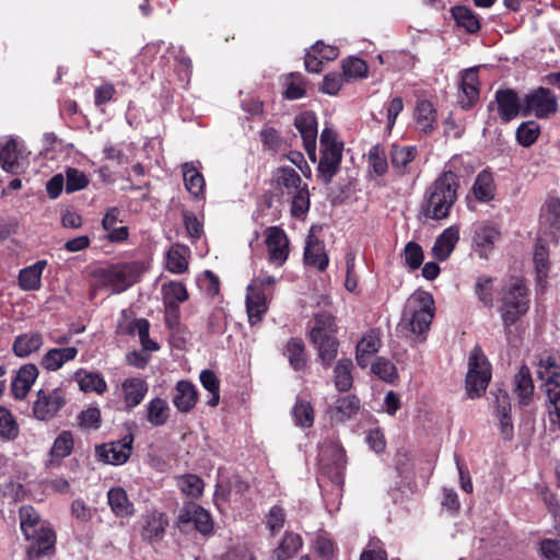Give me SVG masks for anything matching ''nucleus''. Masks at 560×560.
<instances>
[{"label": "nucleus", "mask_w": 560, "mask_h": 560, "mask_svg": "<svg viewBox=\"0 0 560 560\" xmlns=\"http://www.w3.org/2000/svg\"><path fill=\"white\" fill-rule=\"evenodd\" d=\"M541 221L550 228L560 230V198H549L541 208Z\"/></svg>", "instance_id": "nucleus-52"}, {"label": "nucleus", "mask_w": 560, "mask_h": 560, "mask_svg": "<svg viewBox=\"0 0 560 560\" xmlns=\"http://www.w3.org/2000/svg\"><path fill=\"white\" fill-rule=\"evenodd\" d=\"M459 240V229L456 225L446 228L435 240L432 255L435 259L444 261L454 250Z\"/></svg>", "instance_id": "nucleus-26"}, {"label": "nucleus", "mask_w": 560, "mask_h": 560, "mask_svg": "<svg viewBox=\"0 0 560 560\" xmlns=\"http://www.w3.org/2000/svg\"><path fill=\"white\" fill-rule=\"evenodd\" d=\"M294 126L300 132L304 148L312 161L316 160L317 118L312 112L299 114L294 119Z\"/></svg>", "instance_id": "nucleus-16"}, {"label": "nucleus", "mask_w": 560, "mask_h": 560, "mask_svg": "<svg viewBox=\"0 0 560 560\" xmlns=\"http://www.w3.org/2000/svg\"><path fill=\"white\" fill-rule=\"evenodd\" d=\"M270 264L281 267L289 257V240L279 226H269L264 232Z\"/></svg>", "instance_id": "nucleus-15"}, {"label": "nucleus", "mask_w": 560, "mask_h": 560, "mask_svg": "<svg viewBox=\"0 0 560 560\" xmlns=\"http://www.w3.org/2000/svg\"><path fill=\"white\" fill-rule=\"evenodd\" d=\"M167 525L165 515L158 511L148 512L144 516L141 536L144 539L153 540L162 537Z\"/></svg>", "instance_id": "nucleus-43"}, {"label": "nucleus", "mask_w": 560, "mask_h": 560, "mask_svg": "<svg viewBox=\"0 0 560 560\" xmlns=\"http://www.w3.org/2000/svg\"><path fill=\"white\" fill-rule=\"evenodd\" d=\"M273 180L283 194L292 201V214L300 217L310 208V194L307 185L302 183L299 173L292 167H279L273 173Z\"/></svg>", "instance_id": "nucleus-6"}, {"label": "nucleus", "mask_w": 560, "mask_h": 560, "mask_svg": "<svg viewBox=\"0 0 560 560\" xmlns=\"http://www.w3.org/2000/svg\"><path fill=\"white\" fill-rule=\"evenodd\" d=\"M276 283V278L260 273L253 278L246 288V312L252 326L260 323L268 311L267 289Z\"/></svg>", "instance_id": "nucleus-8"}, {"label": "nucleus", "mask_w": 560, "mask_h": 560, "mask_svg": "<svg viewBox=\"0 0 560 560\" xmlns=\"http://www.w3.org/2000/svg\"><path fill=\"white\" fill-rule=\"evenodd\" d=\"M372 372L381 380L392 383L398 377L397 369L395 364L384 358H378L372 364Z\"/></svg>", "instance_id": "nucleus-58"}, {"label": "nucleus", "mask_w": 560, "mask_h": 560, "mask_svg": "<svg viewBox=\"0 0 560 560\" xmlns=\"http://www.w3.org/2000/svg\"><path fill=\"white\" fill-rule=\"evenodd\" d=\"M135 271L131 264H117L98 269L96 277L112 293H120L135 282Z\"/></svg>", "instance_id": "nucleus-12"}, {"label": "nucleus", "mask_w": 560, "mask_h": 560, "mask_svg": "<svg viewBox=\"0 0 560 560\" xmlns=\"http://www.w3.org/2000/svg\"><path fill=\"white\" fill-rule=\"evenodd\" d=\"M19 514L20 528L28 542L26 550L28 559L39 560L51 557L55 552L56 534L50 525L31 505L21 506Z\"/></svg>", "instance_id": "nucleus-1"}, {"label": "nucleus", "mask_w": 560, "mask_h": 560, "mask_svg": "<svg viewBox=\"0 0 560 560\" xmlns=\"http://www.w3.org/2000/svg\"><path fill=\"white\" fill-rule=\"evenodd\" d=\"M285 355L295 371L304 369L306 359L304 355V343L300 339H291L285 347Z\"/></svg>", "instance_id": "nucleus-53"}, {"label": "nucleus", "mask_w": 560, "mask_h": 560, "mask_svg": "<svg viewBox=\"0 0 560 560\" xmlns=\"http://www.w3.org/2000/svg\"><path fill=\"white\" fill-rule=\"evenodd\" d=\"M293 421L298 427L308 429L314 423V409L310 401L298 398L292 409Z\"/></svg>", "instance_id": "nucleus-50"}, {"label": "nucleus", "mask_w": 560, "mask_h": 560, "mask_svg": "<svg viewBox=\"0 0 560 560\" xmlns=\"http://www.w3.org/2000/svg\"><path fill=\"white\" fill-rule=\"evenodd\" d=\"M495 416L499 419L500 431L504 440L509 441L514 435V427L511 418V402L509 394L499 389L494 394Z\"/></svg>", "instance_id": "nucleus-20"}, {"label": "nucleus", "mask_w": 560, "mask_h": 560, "mask_svg": "<svg viewBox=\"0 0 560 560\" xmlns=\"http://www.w3.org/2000/svg\"><path fill=\"white\" fill-rule=\"evenodd\" d=\"M556 95L546 88H538L526 94L523 100L522 116H535L536 118H549L558 112Z\"/></svg>", "instance_id": "nucleus-11"}, {"label": "nucleus", "mask_w": 560, "mask_h": 560, "mask_svg": "<svg viewBox=\"0 0 560 560\" xmlns=\"http://www.w3.org/2000/svg\"><path fill=\"white\" fill-rule=\"evenodd\" d=\"M413 118L416 127L421 133H431L436 124V110L433 104L427 100H419L415 108Z\"/></svg>", "instance_id": "nucleus-31"}, {"label": "nucleus", "mask_w": 560, "mask_h": 560, "mask_svg": "<svg viewBox=\"0 0 560 560\" xmlns=\"http://www.w3.org/2000/svg\"><path fill=\"white\" fill-rule=\"evenodd\" d=\"M539 552L546 560H560V539H544Z\"/></svg>", "instance_id": "nucleus-64"}, {"label": "nucleus", "mask_w": 560, "mask_h": 560, "mask_svg": "<svg viewBox=\"0 0 560 560\" xmlns=\"http://www.w3.org/2000/svg\"><path fill=\"white\" fill-rule=\"evenodd\" d=\"M353 363L350 359L338 360L334 369V383L339 392H348L353 383Z\"/></svg>", "instance_id": "nucleus-45"}, {"label": "nucleus", "mask_w": 560, "mask_h": 560, "mask_svg": "<svg viewBox=\"0 0 560 560\" xmlns=\"http://www.w3.org/2000/svg\"><path fill=\"white\" fill-rule=\"evenodd\" d=\"M302 546L303 540L299 534L287 532L279 546L273 550V558L276 560H290L299 552Z\"/></svg>", "instance_id": "nucleus-44"}, {"label": "nucleus", "mask_w": 560, "mask_h": 560, "mask_svg": "<svg viewBox=\"0 0 560 560\" xmlns=\"http://www.w3.org/2000/svg\"><path fill=\"white\" fill-rule=\"evenodd\" d=\"M479 100V80L476 68L463 71L458 92V104L468 109Z\"/></svg>", "instance_id": "nucleus-19"}, {"label": "nucleus", "mask_w": 560, "mask_h": 560, "mask_svg": "<svg viewBox=\"0 0 560 560\" xmlns=\"http://www.w3.org/2000/svg\"><path fill=\"white\" fill-rule=\"evenodd\" d=\"M44 345L43 335L38 331H28L15 337L12 350L18 358H26L38 351Z\"/></svg>", "instance_id": "nucleus-33"}, {"label": "nucleus", "mask_w": 560, "mask_h": 560, "mask_svg": "<svg viewBox=\"0 0 560 560\" xmlns=\"http://www.w3.org/2000/svg\"><path fill=\"white\" fill-rule=\"evenodd\" d=\"M311 341L317 349L318 358L325 366H329L338 353V341L335 334L319 335L318 329H312L310 332Z\"/></svg>", "instance_id": "nucleus-22"}, {"label": "nucleus", "mask_w": 560, "mask_h": 560, "mask_svg": "<svg viewBox=\"0 0 560 560\" xmlns=\"http://www.w3.org/2000/svg\"><path fill=\"white\" fill-rule=\"evenodd\" d=\"M199 378L203 388L209 392V399L207 404L210 407L218 406L220 401V381L215 373L211 370H203L201 371Z\"/></svg>", "instance_id": "nucleus-51"}, {"label": "nucleus", "mask_w": 560, "mask_h": 560, "mask_svg": "<svg viewBox=\"0 0 560 560\" xmlns=\"http://www.w3.org/2000/svg\"><path fill=\"white\" fill-rule=\"evenodd\" d=\"M79 350L75 347L50 348L40 358V366L48 372H56L65 364L78 357Z\"/></svg>", "instance_id": "nucleus-21"}, {"label": "nucleus", "mask_w": 560, "mask_h": 560, "mask_svg": "<svg viewBox=\"0 0 560 560\" xmlns=\"http://www.w3.org/2000/svg\"><path fill=\"white\" fill-rule=\"evenodd\" d=\"M404 258L406 265L410 269H418L422 265L424 258L421 246L415 242L407 243L404 249Z\"/></svg>", "instance_id": "nucleus-62"}, {"label": "nucleus", "mask_w": 560, "mask_h": 560, "mask_svg": "<svg viewBox=\"0 0 560 560\" xmlns=\"http://www.w3.org/2000/svg\"><path fill=\"white\" fill-rule=\"evenodd\" d=\"M530 306L529 290L522 279H511L499 292V313L505 335L511 327L525 316Z\"/></svg>", "instance_id": "nucleus-4"}, {"label": "nucleus", "mask_w": 560, "mask_h": 560, "mask_svg": "<svg viewBox=\"0 0 560 560\" xmlns=\"http://www.w3.org/2000/svg\"><path fill=\"white\" fill-rule=\"evenodd\" d=\"M513 392L517 397L518 404L528 406L533 401L534 383L530 371L526 365H522L513 380Z\"/></svg>", "instance_id": "nucleus-29"}, {"label": "nucleus", "mask_w": 560, "mask_h": 560, "mask_svg": "<svg viewBox=\"0 0 560 560\" xmlns=\"http://www.w3.org/2000/svg\"><path fill=\"white\" fill-rule=\"evenodd\" d=\"M537 374L547 395L549 419L560 427V357L544 353L538 362Z\"/></svg>", "instance_id": "nucleus-5"}, {"label": "nucleus", "mask_w": 560, "mask_h": 560, "mask_svg": "<svg viewBox=\"0 0 560 560\" xmlns=\"http://www.w3.org/2000/svg\"><path fill=\"white\" fill-rule=\"evenodd\" d=\"M65 184L66 191L72 194L74 191L84 189L89 185L88 176L78 168L70 167L66 171Z\"/></svg>", "instance_id": "nucleus-57"}, {"label": "nucleus", "mask_w": 560, "mask_h": 560, "mask_svg": "<svg viewBox=\"0 0 560 560\" xmlns=\"http://www.w3.org/2000/svg\"><path fill=\"white\" fill-rule=\"evenodd\" d=\"M171 415L168 402L160 397L151 399L145 405V419L152 427H162L167 423Z\"/></svg>", "instance_id": "nucleus-42"}, {"label": "nucleus", "mask_w": 560, "mask_h": 560, "mask_svg": "<svg viewBox=\"0 0 560 560\" xmlns=\"http://www.w3.org/2000/svg\"><path fill=\"white\" fill-rule=\"evenodd\" d=\"M20 435V425L9 409L0 406V438L14 441Z\"/></svg>", "instance_id": "nucleus-49"}, {"label": "nucleus", "mask_w": 560, "mask_h": 560, "mask_svg": "<svg viewBox=\"0 0 560 560\" xmlns=\"http://www.w3.org/2000/svg\"><path fill=\"white\" fill-rule=\"evenodd\" d=\"M182 168L187 191L196 199L203 198L206 182L202 174L197 170L195 162H186Z\"/></svg>", "instance_id": "nucleus-36"}, {"label": "nucleus", "mask_w": 560, "mask_h": 560, "mask_svg": "<svg viewBox=\"0 0 560 560\" xmlns=\"http://www.w3.org/2000/svg\"><path fill=\"white\" fill-rule=\"evenodd\" d=\"M190 523L194 524L196 530L203 535L210 534L213 529V523L209 512L195 503L185 505L178 515V524L180 526Z\"/></svg>", "instance_id": "nucleus-18"}, {"label": "nucleus", "mask_w": 560, "mask_h": 560, "mask_svg": "<svg viewBox=\"0 0 560 560\" xmlns=\"http://www.w3.org/2000/svg\"><path fill=\"white\" fill-rule=\"evenodd\" d=\"M305 94V86L301 74L291 73L288 78L284 97L288 100H299Z\"/></svg>", "instance_id": "nucleus-63"}, {"label": "nucleus", "mask_w": 560, "mask_h": 560, "mask_svg": "<svg viewBox=\"0 0 560 560\" xmlns=\"http://www.w3.org/2000/svg\"><path fill=\"white\" fill-rule=\"evenodd\" d=\"M417 153L418 150L413 145L393 144L389 152L393 171L399 176L409 174Z\"/></svg>", "instance_id": "nucleus-24"}, {"label": "nucleus", "mask_w": 560, "mask_h": 560, "mask_svg": "<svg viewBox=\"0 0 560 560\" xmlns=\"http://www.w3.org/2000/svg\"><path fill=\"white\" fill-rule=\"evenodd\" d=\"M540 133L539 125L534 120L522 122L516 129V139L525 148L534 144Z\"/></svg>", "instance_id": "nucleus-54"}, {"label": "nucleus", "mask_w": 560, "mask_h": 560, "mask_svg": "<svg viewBox=\"0 0 560 560\" xmlns=\"http://www.w3.org/2000/svg\"><path fill=\"white\" fill-rule=\"evenodd\" d=\"M73 378L78 383L80 390L84 393L94 392L102 395L107 390L106 381L97 372H89L80 369L74 373Z\"/></svg>", "instance_id": "nucleus-38"}, {"label": "nucleus", "mask_w": 560, "mask_h": 560, "mask_svg": "<svg viewBox=\"0 0 560 560\" xmlns=\"http://www.w3.org/2000/svg\"><path fill=\"white\" fill-rule=\"evenodd\" d=\"M149 385L141 377H128L121 383V393L126 409L138 407L148 394Z\"/></svg>", "instance_id": "nucleus-23"}, {"label": "nucleus", "mask_w": 560, "mask_h": 560, "mask_svg": "<svg viewBox=\"0 0 560 560\" xmlns=\"http://www.w3.org/2000/svg\"><path fill=\"white\" fill-rule=\"evenodd\" d=\"M381 334L377 330L368 331L357 345L355 359L358 364L364 369L368 366L370 359L381 348Z\"/></svg>", "instance_id": "nucleus-28"}, {"label": "nucleus", "mask_w": 560, "mask_h": 560, "mask_svg": "<svg viewBox=\"0 0 560 560\" xmlns=\"http://www.w3.org/2000/svg\"><path fill=\"white\" fill-rule=\"evenodd\" d=\"M67 402L62 388H42L33 402V417L39 421H49L55 418Z\"/></svg>", "instance_id": "nucleus-10"}, {"label": "nucleus", "mask_w": 560, "mask_h": 560, "mask_svg": "<svg viewBox=\"0 0 560 560\" xmlns=\"http://www.w3.org/2000/svg\"><path fill=\"white\" fill-rule=\"evenodd\" d=\"M107 502L112 512L119 518L129 517L135 512L132 502L121 487H114L108 490Z\"/></svg>", "instance_id": "nucleus-35"}, {"label": "nucleus", "mask_w": 560, "mask_h": 560, "mask_svg": "<svg viewBox=\"0 0 560 560\" xmlns=\"http://www.w3.org/2000/svg\"><path fill=\"white\" fill-rule=\"evenodd\" d=\"M491 380V366L479 346H475L468 358L466 390L470 398L480 397Z\"/></svg>", "instance_id": "nucleus-9"}, {"label": "nucleus", "mask_w": 560, "mask_h": 560, "mask_svg": "<svg viewBox=\"0 0 560 560\" xmlns=\"http://www.w3.org/2000/svg\"><path fill=\"white\" fill-rule=\"evenodd\" d=\"M359 408L360 402L355 396H345L336 399L327 412L332 421L345 422L353 417Z\"/></svg>", "instance_id": "nucleus-32"}, {"label": "nucleus", "mask_w": 560, "mask_h": 560, "mask_svg": "<svg viewBox=\"0 0 560 560\" xmlns=\"http://www.w3.org/2000/svg\"><path fill=\"white\" fill-rule=\"evenodd\" d=\"M319 465L332 482L341 483L342 472L346 468V454L342 447L336 444L323 445L319 450Z\"/></svg>", "instance_id": "nucleus-13"}, {"label": "nucleus", "mask_w": 560, "mask_h": 560, "mask_svg": "<svg viewBox=\"0 0 560 560\" xmlns=\"http://www.w3.org/2000/svg\"><path fill=\"white\" fill-rule=\"evenodd\" d=\"M343 75L348 80L365 78L368 74V65L358 57H349L342 62Z\"/></svg>", "instance_id": "nucleus-56"}, {"label": "nucleus", "mask_w": 560, "mask_h": 560, "mask_svg": "<svg viewBox=\"0 0 560 560\" xmlns=\"http://www.w3.org/2000/svg\"><path fill=\"white\" fill-rule=\"evenodd\" d=\"M452 15L457 26L465 28L466 32L474 34L479 31L480 22L469 8L464 5L454 7L452 9Z\"/></svg>", "instance_id": "nucleus-47"}, {"label": "nucleus", "mask_w": 560, "mask_h": 560, "mask_svg": "<svg viewBox=\"0 0 560 560\" xmlns=\"http://www.w3.org/2000/svg\"><path fill=\"white\" fill-rule=\"evenodd\" d=\"M304 262L318 271H324L329 264L325 244L313 234H310L305 241Z\"/></svg>", "instance_id": "nucleus-25"}, {"label": "nucleus", "mask_w": 560, "mask_h": 560, "mask_svg": "<svg viewBox=\"0 0 560 560\" xmlns=\"http://www.w3.org/2000/svg\"><path fill=\"white\" fill-rule=\"evenodd\" d=\"M476 294L486 306L493 304V279L488 276H480L476 280Z\"/></svg>", "instance_id": "nucleus-60"}, {"label": "nucleus", "mask_w": 560, "mask_h": 560, "mask_svg": "<svg viewBox=\"0 0 560 560\" xmlns=\"http://www.w3.org/2000/svg\"><path fill=\"white\" fill-rule=\"evenodd\" d=\"M132 443L133 436L127 434L118 441L97 445L95 453L98 459L105 464L122 465L131 455Z\"/></svg>", "instance_id": "nucleus-14"}, {"label": "nucleus", "mask_w": 560, "mask_h": 560, "mask_svg": "<svg viewBox=\"0 0 560 560\" xmlns=\"http://www.w3.org/2000/svg\"><path fill=\"white\" fill-rule=\"evenodd\" d=\"M198 399L196 386L188 381H179L175 387L173 404L180 412L190 411Z\"/></svg>", "instance_id": "nucleus-34"}, {"label": "nucleus", "mask_w": 560, "mask_h": 560, "mask_svg": "<svg viewBox=\"0 0 560 560\" xmlns=\"http://www.w3.org/2000/svg\"><path fill=\"white\" fill-rule=\"evenodd\" d=\"M178 487L180 490L192 498L199 497L203 491V481L197 475H185L178 478Z\"/></svg>", "instance_id": "nucleus-59"}, {"label": "nucleus", "mask_w": 560, "mask_h": 560, "mask_svg": "<svg viewBox=\"0 0 560 560\" xmlns=\"http://www.w3.org/2000/svg\"><path fill=\"white\" fill-rule=\"evenodd\" d=\"M21 154L15 139H0V164L5 172L16 173Z\"/></svg>", "instance_id": "nucleus-39"}, {"label": "nucleus", "mask_w": 560, "mask_h": 560, "mask_svg": "<svg viewBox=\"0 0 560 560\" xmlns=\"http://www.w3.org/2000/svg\"><path fill=\"white\" fill-rule=\"evenodd\" d=\"M343 145L337 141L336 132L325 128L320 135V159L317 166L318 178L328 185L340 167Z\"/></svg>", "instance_id": "nucleus-7"}, {"label": "nucleus", "mask_w": 560, "mask_h": 560, "mask_svg": "<svg viewBox=\"0 0 560 560\" xmlns=\"http://www.w3.org/2000/svg\"><path fill=\"white\" fill-rule=\"evenodd\" d=\"M285 511L280 505H273L268 514L266 515V526L270 530L271 535H277L285 523Z\"/></svg>", "instance_id": "nucleus-61"}, {"label": "nucleus", "mask_w": 560, "mask_h": 560, "mask_svg": "<svg viewBox=\"0 0 560 560\" xmlns=\"http://www.w3.org/2000/svg\"><path fill=\"white\" fill-rule=\"evenodd\" d=\"M500 231L490 225L479 228L474 235V248L478 256L487 259L500 240Z\"/></svg>", "instance_id": "nucleus-27"}, {"label": "nucleus", "mask_w": 560, "mask_h": 560, "mask_svg": "<svg viewBox=\"0 0 560 560\" xmlns=\"http://www.w3.org/2000/svg\"><path fill=\"white\" fill-rule=\"evenodd\" d=\"M161 294L163 303L179 304L189 299L185 284L174 280L162 284Z\"/></svg>", "instance_id": "nucleus-48"}, {"label": "nucleus", "mask_w": 560, "mask_h": 560, "mask_svg": "<svg viewBox=\"0 0 560 560\" xmlns=\"http://www.w3.org/2000/svg\"><path fill=\"white\" fill-rule=\"evenodd\" d=\"M190 249L186 245L174 244L166 253V269L175 275H180L188 269Z\"/></svg>", "instance_id": "nucleus-41"}, {"label": "nucleus", "mask_w": 560, "mask_h": 560, "mask_svg": "<svg viewBox=\"0 0 560 560\" xmlns=\"http://www.w3.org/2000/svg\"><path fill=\"white\" fill-rule=\"evenodd\" d=\"M74 446L73 434L70 431H62L54 441L47 460V467H58L61 460L68 457Z\"/></svg>", "instance_id": "nucleus-30"}, {"label": "nucleus", "mask_w": 560, "mask_h": 560, "mask_svg": "<svg viewBox=\"0 0 560 560\" xmlns=\"http://www.w3.org/2000/svg\"><path fill=\"white\" fill-rule=\"evenodd\" d=\"M435 314L433 296L425 291H416L409 296L398 325L416 340L423 341Z\"/></svg>", "instance_id": "nucleus-3"}, {"label": "nucleus", "mask_w": 560, "mask_h": 560, "mask_svg": "<svg viewBox=\"0 0 560 560\" xmlns=\"http://www.w3.org/2000/svg\"><path fill=\"white\" fill-rule=\"evenodd\" d=\"M534 266L536 280L539 283L545 282L548 277L550 262H549V250L541 240H538L534 252Z\"/></svg>", "instance_id": "nucleus-46"}, {"label": "nucleus", "mask_w": 560, "mask_h": 560, "mask_svg": "<svg viewBox=\"0 0 560 560\" xmlns=\"http://www.w3.org/2000/svg\"><path fill=\"white\" fill-rule=\"evenodd\" d=\"M472 195L480 202H489L495 196V184L490 171H481L471 187Z\"/></svg>", "instance_id": "nucleus-40"}, {"label": "nucleus", "mask_w": 560, "mask_h": 560, "mask_svg": "<svg viewBox=\"0 0 560 560\" xmlns=\"http://www.w3.org/2000/svg\"><path fill=\"white\" fill-rule=\"evenodd\" d=\"M497 105V110L500 118L504 122H509L522 115L523 102H521L517 93L511 89L498 90L495 92L494 103L489 104V109Z\"/></svg>", "instance_id": "nucleus-17"}, {"label": "nucleus", "mask_w": 560, "mask_h": 560, "mask_svg": "<svg viewBox=\"0 0 560 560\" xmlns=\"http://www.w3.org/2000/svg\"><path fill=\"white\" fill-rule=\"evenodd\" d=\"M369 165L377 176H383L388 171L385 150L381 145H373L368 154Z\"/></svg>", "instance_id": "nucleus-55"}, {"label": "nucleus", "mask_w": 560, "mask_h": 560, "mask_svg": "<svg viewBox=\"0 0 560 560\" xmlns=\"http://www.w3.org/2000/svg\"><path fill=\"white\" fill-rule=\"evenodd\" d=\"M47 266L46 260H38L19 272V285L23 291H36L42 285V275Z\"/></svg>", "instance_id": "nucleus-37"}, {"label": "nucleus", "mask_w": 560, "mask_h": 560, "mask_svg": "<svg viewBox=\"0 0 560 560\" xmlns=\"http://www.w3.org/2000/svg\"><path fill=\"white\" fill-rule=\"evenodd\" d=\"M458 188V175L453 171L442 172L425 191L421 206L422 214L432 220L448 218L457 200Z\"/></svg>", "instance_id": "nucleus-2"}]
</instances>
